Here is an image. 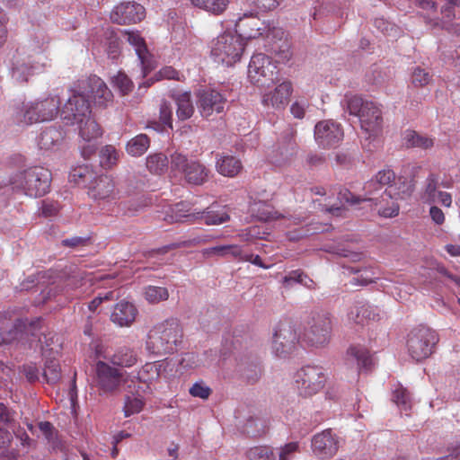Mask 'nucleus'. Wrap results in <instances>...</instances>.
Instances as JSON below:
<instances>
[{
  "instance_id": "nucleus-15",
  "label": "nucleus",
  "mask_w": 460,
  "mask_h": 460,
  "mask_svg": "<svg viewBox=\"0 0 460 460\" xmlns=\"http://www.w3.org/2000/svg\"><path fill=\"white\" fill-rule=\"evenodd\" d=\"M343 135L341 126L332 120L320 121L314 128V138L323 148L338 146L343 139Z\"/></svg>"
},
{
  "instance_id": "nucleus-13",
  "label": "nucleus",
  "mask_w": 460,
  "mask_h": 460,
  "mask_svg": "<svg viewBox=\"0 0 460 460\" xmlns=\"http://www.w3.org/2000/svg\"><path fill=\"white\" fill-rule=\"evenodd\" d=\"M440 186L450 188L452 181H441L438 174L429 173L425 180L423 199L429 203H439L446 208H449L452 205V196L448 192L439 190Z\"/></svg>"
},
{
  "instance_id": "nucleus-48",
  "label": "nucleus",
  "mask_w": 460,
  "mask_h": 460,
  "mask_svg": "<svg viewBox=\"0 0 460 460\" xmlns=\"http://www.w3.org/2000/svg\"><path fill=\"white\" fill-rule=\"evenodd\" d=\"M43 376L48 383L55 384L60 378V366L57 359H47L43 370Z\"/></svg>"
},
{
  "instance_id": "nucleus-1",
  "label": "nucleus",
  "mask_w": 460,
  "mask_h": 460,
  "mask_svg": "<svg viewBox=\"0 0 460 460\" xmlns=\"http://www.w3.org/2000/svg\"><path fill=\"white\" fill-rule=\"evenodd\" d=\"M383 189L376 179L371 178L364 184L363 199L378 208V214L384 217L397 216L400 208L397 201L410 198L413 192L412 186L406 181H400L399 186H389L384 190Z\"/></svg>"
},
{
  "instance_id": "nucleus-14",
  "label": "nucleus",
  "mask_w": 460,
  "mask_h": 460,
  "mask_svg": "<svg viewBox=\"0 0 460 460\" xmlns=\"http://www.w3.org/2000/svg\"><path fill=\"white\" fill-rule=\"evenodd\" d=\"M96 384L105 394L113 393L123 382L122 373L103 361H98L95 366Z\"/></svg>"
},
{
  "instance_id": "nucleus-43",
  "label": "nucleus",
  "mask_w": 460,
  "mask_h": 460,
  "mask_svg": "<svg viewBox=\"0 0 460 460\" xmlns=\"http://www.w3.org/2000/svg\"><path fill=\"white\" fill-rule=\"evenodd\" d=\"M34 66L24 60H17L12 70L13 78L18 83H25L34 73Z\"/></svg>"
},
{
  "instance_id": "nucleus-42",
  "label": "nucleus",
  "mask_w": 460,
  "mask_h": 460,
  "mask_svg": "<svg viewBox=\"0 0 460 460\" xmlns=\"http://www.w3.org/2000/svg\"><path fill=\"white\" fill-rule=\"evenodd\" d=\"M146 167L152 173H164L168 169L167 156L162 153L150 155L146 158Z\"/></svg>"
},
{
  "instance_id": "nucleus-21",
  "label": "nucleus",
  "mask_w": 460,
  "mask_h": 460,
  "mask_svg": "<svg viewBox=\"0 0 460 460\" xmlns=\"http://www.w3.org/2000/svg\"><path fill=\"white\" fill-rule=\"evenodd\" d=\"M88 194L98 202L111 201L117 197L115 183L109 176H98L91 181Z\"/></svg>"
},
{
  "instance_id": "nucleus-61",
  "label": "nucleus",
  "mask_w": 460,
  "mask_h": 460,
  "mask_svg": "<svg viewBox=\"0 0 460 460\" xmlns=\"http://www.w3.org/2000/svg\"><path fill=\"white\" fill-rule=\"evenodd\" d=\"M93 172H90L87 167H78L71 173V177L77 184H84L88 181L90 183L91 181H93Z\"/></svg>"
},
{
  "instance_id": "nucleus-57",
  "label": "nucleus",
  "mask_w": 460,
  "mask_h": 460,
  "mask_svg": "<svg viewBox=\"0 0 460 460\" xmlns=\"http://www.w3.org/2000/svg\"><path fill=\"white\" fill-rule=\"evenodd\" d=\"M144 402L138 397L127 396L124 405L125 416L128 417L132 414L138 413L143 408Z\"/></svg>"
},
{
  "instance_id": "nucleus-17",
  "label": "nucleus",
  "mask_w": 460,
  "mask_h": 460,
  "mask_svg": "<svg viewBox=\"0 0 460 460\" xmlns=\"http://www.w3.org/2000/svg\"><path fill=\"white\" fill-rule=\"evenodd\" d=\"M383 312L366 301H356L349 309L348 321L350 323L363 326L371 322H377L383 316Z\"/></svg>"
},
{
  "instance_id": "nucleus-64",
  "label": "nucleus",
  "mask_w": 460,
  "mask_h": 460,
  "mask_svg": "<svg viewBox=\"0 0 460 460\" xmlns=\"http://www.w3.org/2000/svg\"><path fill=\"white\" fill-rule=\"evenodd\" d=\"M338 198L341 201H344L351 205H356L361 201H364L363 198L354 195L349 190H341L339 192Z\"/></svg>"
},
{
  "instance_id": "nucleus-40",
  "label": "nucleus",
  "mask_w": 460,
  "mask_h": 460,
  "mask_svg": "<svg viewBox=\"0 0 460 460\" xmlns=\"http://www.w3.org/2000/svg\"><path fill=\"white\" fill-rule=\"evenodd\" d=\"M150 146V139L146 134H139L131 138L127 144V152L132 156H140Z\"/></svg>"
},
{
  "instance_id": "nucleus-26",
  "label": "nucleus",
  "mask_w": 460,
  "mask_h": 460,
  "mask_svg": "<svg viewBox=\"0 0 460 460\" xmlns=\"http://www.w3.org/2000/svg\"><path fill=\"white\" fill-rule=\"evenodd\" d=\"M87 94L91 95L95 104L103 106L112 100V93L106 84L98 76H91L87 82Z\"/></svg>"
},
{
  "instance_id": "nucleus-53",
  "label": "nucleus",
  "mask_w": 460,
  "mask_h": 460,
  "mask_svg": "<svg viewBox=\"0 0 460 460\" xmlns=\"http://www.w3.org/2000/svg\"><path fill=\"white\" fill-rule=\"evenodd\" d=\"M349 270H350L351 273H354V274L360 273L359 275L352 278L351 283L353 285L367 286L370 283L375 282L370 270H362L359 268H354V267H350V268H349Z\"/></svg>"
},
{
  "instance_id": "nucleus-59",
  "label": "nucleus",
  "mask_w": 460,
  "mask_h": 460,
  "mask_svg": "<svg viewBox=\"0 0 460 460\" xmlns=\"http://www.w3.org/2000/svg\"><path fill=\"white\" fill-rule=\"evenodd\" d=\"M253 211H257V217L261 221L278 218L277 212L273 211V209L265 203L255 204Z\"/></svg>"
},
{
  "instance_id": "nucleus-27",
  "label": "nucleus",
  "mask_w": 460,
  "mask_h": 460,
  "mask_svg": "<svg viewBox=\"0 0 460 460\" xmlns=\"http://www.w3.org/2000/svg\"><path fill=\"white\" fill-rule=\"evenodd\" d=\"M137 314V310L133 304L120 301L114 306L111 320L120 327H128L135 322Z\"/></svg>"
},
{
  "instance_id": "nucleus-31",
  "label": "nucleus",
  "mask_w": 460,
  "mask_h": 460,
  "mask_svg": "<svg viewBox=\"0 0 460 460\" xmlns=\"http://www.w3.org/2000/svg\"><path fill=\"white\" fill-rule=\"evenodd\" d=\"M64 138V132L60 127H49L40 133L38 145L40 149L52 150L58 146Z\"/></svg>"
},
{
  "instance_id": "nucleus-36",
  "label": "nucleus",
  "mask_w": 460,
  "mask_h": 460,
  "mask_svg": "<svg viewBox=\"0 0 460 460\" xmlns=\"http://www.w3.org/2000/svg\"><path fill=\"white\" fill-rule=\"evenodd\" d=\"M79 125V135L85 142H92L102 134L99 124L88 115Z\"/></svg>"
},
{
  "instance_id": "nucleus-54",
  "label": "nucleus",
  "mask_w": 460,
  "mask_h": 460,
  "mask_svg": "<svg viewBox=\"0 0 460 460\" xmlns=\"http://www.w3.org/2000/svg\"><path fill=\"white\" fill-rule=\"evenodd\" d=\"M112 83L122 94L128 93L133 88L132 81L122 72H119L112 79Z\"/></svg>"
},
{
  "instance_id": "nucleus-35",
  "label": "nucleus",
  "mask_w": 460,
  "mask_h": 460,
  "mask_svg": "<svg viewBox=\"0 0 460 460\" xmlns=\"http://www.w3.org/2000/svg\"><path fill=\"white\" fill-rule=\"evenodd\" d=\"M37 111L35 102L22 103L20 107L16 108L14 116L18 122L26 125L40 122L41 120Z\"/></svg>"
},
{
  "instance_id": "nucleus-32",
  "label": "nucleus",
  "mask_w": 460,
  "mask_h": 460,
  "mask_svg": "<svg viewBox=\"0 0 460 460\" xmlns=\"http://www.w3.org/2000/svg\"><path fill=\"white\" fill-rule=\"evenodd\" d=\"M35 104L40 120L47 121L57 117L59 111L60 100L58 96H49L42 101L35 102Z\"/></svg>"
},
{
  "instance_id": "nucleus-46",
  "label": "nucleus",
  "mask_w": 460,
  "mask_h": 460,
  "mask_svg": "<svg viewBox=\"0 0 460 460\" xmlns=\"http://www.w3.org/2000/svg\"><path fill=\"white\" fill-rule=\"evenodd\" d=\"M40 323V321L38 320L35 323H31L29 325H27L22 321H18L13 330L11 331L12 338L11 340H21L23 337V332L31 333L32 336H36L35 331L37 328V325ZM4 341H9L10 339H3Z\"/></svg>"
},
{
  "instance_id": "nucleus-10",
  "label": "nucleus",
  "mask_w": 460,
  "mask_h": 460,
  "mask_svg": "<svg viewBox=\"0 0 460 460\" xmlns=\"http://www.w3.org/2000/svg\"><path fill=\"white\" fill-rule=\"evenodd\" d=\"M438 338L434 331L420 326L413 329L408 338V350L417 361L427 358L431 353Z\"/></svg>"
},
{
  "instance_id": "nucleus-3",
  "label": "nucleus",
  "mask_w": 460,
  "mask_h": 460,
  "mask_svg": "<svg viewBox=\"0 0 460 460\" xmlns=\"http://www.w3.org/2000/svg\"><path fill=\"white\" fill-rule=\"evenodd\" d=\"M183 331L176 318L155 324L147 334L146 349L155 356L173 353L182 343Z\"/></svg>"
},
{
  "instance_id": "nucleus-50",
  "label": "nucleus",
  "mask_w": 460,
  "mask_h": 460,
  "mask_svg": "<svg viewBox=\"0 0 460 460\" xmlns=\"http://www.w3.org/2000/svg\"><path fill=\"white\" fill-rule=\"evenodd\" d=\"M100 163L102 167L110 168L119 160V154L113 146H103L100 151Z\"/></svg>"
},
{
  "instance_id": "nucleus-25",
  "label": "nucleus",
  "mask_w": 460,
  "mask_h": 460,
  "mask_svg": "<svg viewBox=\"0 0 460 460\" xmlns=\"http://www.w3.org/2000/svg\"><path fill=\"white\" fill-rule=\"evenodd\" d=\"M238 368L243 377L250 384L257 383L262 375L261 362L254 355L241 357Z\"/></svg>"
},
{
  "instance_id": "nucleus-7",
  "label": "nucleus",
  "mask_w": 460,
  "mask_h": 460,
  "mask_svg": "<svg viewBox=\"0 0 460 460\" xmlns=\"http://www.w3.org/2000/svg\"><path fill=\"white\" fill-rule=\"evenodd\" d=\"M332 321L330 313L313 312L305 329L304 340L311 346L324 347L332 338Z\"/></svg>"
},
{
  "instance_id": "nucleus-51",
  "label": "nucleus",
  "mask_w": 460,
  "mask_h": 460,
  "mask_svg": "<svg viewBox=\"0 0 460 460\" xmlns=\"http://www.w3.org/2000/svg\"><path fill=\"white\" fill-rule=\"evenodd\" d=\"M306 278V276L300 270H293L289 272L288 275H286L282 279V284L285 288H289L293 286L294 283H300L303 284L308 288H311V284H313L312 279H308L309 283L305 282L304 279Z\"/></svg>"
},
{
  "instance_id": "nucleus-16",
  "label": "nucleus",
  "mask_w": 460,
  "mask_h": 460,
  "mask_svg": "<svg viewBox=\"0 0 460 460\" xmlns=\"http://www.w3.org/2000/svg\"><path fill=\"white\" fill-rule=\"evenodd\" d=\"M298 341L295 328L288 323L277 326L273 335V349L279 357H286Z\"/></svg>"
},
{
  "instance_id": "nucleus-37",
  "label": "nucleus",
  "mask_w": 460,
  "mask_h": 460,
  "mask_svg": "<svg viewBox=\"0 0 460 460\" xmlns=\"http://www.w3.org/2000/svg\"><path fill=\"white\" fill-rule=\"evenodd\" d=\"M247 460H278L275 448L270 445H258L245 451Z\"/></svg>"
},
{
  "instance_id": "nucleus-9",
  "label": "nucleus",
  "mask_w": 460,
  "mask_h": 460,
  "mask_svg": "<svg viewBox=\"0 0 460 460\" xmlns=\"http://www.w3.org/2000/svg\"><path fill=\"white\" fill-rule=\"evenodd\" d=\"M251 82L261 87L270 86L279 81L277 66L265 54L253 55L248 66Z\"/></svg>"
},
{
  "instance_id": "nucleus-44",
  "label": "nucleus",
  "mask_w": 460,
  "mask_h": 460,
  "mask_svg": "<svg viewBox=\"0 0 460 460\" xmlns=\"http://www.w3.org/2000/svg\"><path fill=\"white\" fill-rule=\"evenodd\" d=\"M191 4L214 14L223 13L228 4L227 0H190Z\"/></svg>"
},
{
  "instance_id": "nucleus-33",
  "label": "nucleus",
  "mask_w": 460,
  "mask_h": 460,
  "mask_svg": "<svg viewBox=\"0 0 460 460\" xmlns=\"http://www.w3.org/2000/svg\"><path fill=\"white\" fill-rule=\"evenodd\" d=\"M172 99L177 105L176 115L179 119L186 120L194 113V106L192 103L190 92L174 93L172 94Z\"/></svg>"
},
{
  "instance_id": "nucleus-2",
  "label": "nucleus",
  "mask_w": 460,
  "mask_h": 460,
  "mask_svg": "<svg viewBox=\"0 0 460 460\" xmlns=\"http://www.w3.org/2000/svg\"><path fill=\"white\" fill-rule=\"evenodd\" d=\"M246 19H239L234 32L226 31L213 40L211 55L216 62L232 66L240 60L244 49L243 39L255 38V34L244 31Z\"/></svg>"
},
{
  "instance_id": "nucleus-34",
  "label": "nucleus",
  "mask_w": 460,
  "mask_h": 460,
  "mask_svg": "<svg viewBox=\"0 0 460 460\" xmlns=\"http://www.w3.org/2000/svg\"><path fill=\"white\" fill-rule=\"evenodd\" d=\"M202 254L207 258L231 256L239 260L242 256V248L237 244L217 245L202 250Z\"/></svg>"
},
{
  "instance_id": "nucleus-23",
  "label": "nucleus",
  "mask_w": 460,
  "mask_h": 460,
  "mask_svg": "<svg viewBox=\"0 0 460 460\" xmlns=\"http://www.w3.org/2000/svg\"><path fill=\"white\" fill-rule=\"evenodd\" d=\"M345 365L358 376L361 369L369 370L371 368L373 359L365 347L350 346L346 353Z\"/></svg>"
},
{
  "instance_id": "nucleus-18",
  "label": "nucleus",
  "mask_w": 460,
  "mask_h": 460,
  "mask_svg": "<svg viewBox=\"0 0 460 460\" xmlns=\"http://www.w3.org/2000/svg\"><path fill=\"white\" fill-rule=\"evenodd\" d=\"M197 97V106L202 117L209 118L224 111L226 100L220 93L207 89L199 92Z\"/></svg>"
},
{
  "instance_id": "nucleus-24",
  "label": "nucleus",
  "mask_w": 460,
  "mask_h": 460,
  "mask_svg": "<svg viewBox=\"0 0 460 460\" xmlns=\"http://www.w3.org/2000/svg\"><path fill=\"white\" fill-rule=\"evenodd\" d=\"M181 205H176V210L172 209L174 215L169 216L171 218V222H182L185 218H201L207 225H219L226 222L229 219V217L226 213H216L212 210H204L202 212L198 213H189V214H181V208H179Z\"/></svg>"
},
{
  "instance_id": "nucleus-29",
  "label": "nucleus",
  "mask_w": 460,
  "mask_h": 460,
  "mask_svg": "<svg viewBox=\"0 0 460 460\" xmlns=\"http://www.w3.org/2000/svg\"><path fill=\"white\" fill-rule=\"evenodd\" d=\"M243 169L241 161L233 155H217L216 162L217 172L226 177L236 176Z\"/></svg>"
},
{
  "instance_id": "nucleus-45",
  "label": "nucleus",
  "mask_w": 460,
  "mask_h": 460,
  "mask_svg": "<svg viewBox=\"0 0 460 460\" xmlns=\"http://www.w3.org/2000/svg\"><path fill=\"white\" fill-rule=\"evenodd\" d=\"M145 297L150 304H158L169 298V292L164 287L148 286L145 288Z\"/></svg>"
},
{
  "instance_id": "nucleus-30",
  "label": "nucleus",
  "mask_w": 460,
  "mask_h": 460,
  "mask_svg": "<svg viewBox=\"0 0 460 460\" xmlns=\"http://www.w3.org/2000/svg\"><path fill=\"white\" fill-rule=\"evenodd\" d=\"M275 152L276 163H287L296 154V144L294 140L292 129H288L285 139L279 143Z\"/></svg>"
},
{
  "instance_id": "nucleus-28",
  "label": "nucleus",
  "mask_w": 460,
  "mask_h": 460,
  "mask_svg": "<svg viewBox=\"0 0 460 460\" xmlns=\"http://www.w3.org/2000/svg\"><path fill=\"white\" fill-rule=\"evenodd\" d=\"M291 93V83L283 82L276 86L273 92L265 93L262 97V102L267 106L281 109L288 102Z\"/></svg>"
},
{
  "instance_id": "nucleus-5",
  "label": "nucleus",
  "mask_w": 460,
  "mask_h": 460,
  "mask_svg": "<svg viewBox=\"0 0 460 460\" xmlns=\"http://www.w3.org/2000/svg\"><path fill=\"white\" fill-rule=\"evenodd\" d=\"M415 4L422 10L427 25L432 29L454 31L455 8L460 0H415Z\"/></svg>"
},
{
  "instance_id": "nucleus-56",
  "label": "nucleus",
  "mask_w": 460,
  "mask_h": 460,
  "mask_svg": "<svg viewBox=\"0 0 460 460\" xmlns=\"http://www.w3.org/2000/svg\"><path fill=\"white\" fill-rule=\"evenodd\" d=\"M297 452H299V443L296 441L289 442L279 448L277 458L278 460H289Z\"/></svg>"
},
{
  "instance_id": "nucleus-11",
  "label": "nucleus",
  "mask_w": 460,
  "mask_h": 460,
  "mask_svg": "<svg viewBox=\"0 0 460 460\" xmlns=\"http://www.w3.org/2000/svg\"><path fill=\"white\" fill-rule=\"evenodd\" d=\"M325 381V374L318 366L303 367L295 376L297 391L304 397L317 394L323 387Z\"/></svg>"
},
{
  "instance_id": "nucleus-63",
  "label": "nucleus",
  "mask_w": 460,
  "mask_h": 460,
  "mask_svg": "<svg viewBox=\"0 0 460 460\" xmlns=\"http://www.w3.org/2000/svg\"><path fill=\"white\" fill-rule=\"evenodd\" d=\"M172 108L167 102H163L160 106V119L164 124L168 125L170 128L172 126Z\"/></svg>"
},
{
  "instance_id": "nucleus-62",
  "label": "nucleus",
  "mask_w": 460,
  "mask_h": 460,
  "mask_svg": "<svg viewBox=\"0 0 460 460\" xmlns=\"http://www.w3.org/2000/svg\"><path fill=\"white\" fill-rule=\"evenodd\" d=\"M189 392L192 396L201 399H208L211 394V389L203 383H195Z\"/></svg>"
},
{
  "instance_id": "nucleus-12",
  "label": "nucleus",
  "mask_w": 460,
  "mask_h": 460,
  "mask_svg": "<svg viewBox=\"0 0 460 460\" xmlns=\"http://www.w3.org/2000/svg\"><path fill=\"white\" fill-rule=\"evenodd\" d=\"M91 114L90 103L84 93L73 91L60 110L61 119L70 125L82 123Z\"/></svg>"
},
{
  "instance_id": "nucleus-55",
  "label": "nucleus",
  "mask_w": 460,
  "mask_h": 460,
  "mask_svg": "<svg viewBox=\"0 0 460 460\" xmlns=\"http://www.w3.org/2000/svg\"><path fill=\"white\" fill-rule=\"evenodd\" d=\"M271 51L275 55V58H277L276 61L279 63L288 61L292 55L290 51V46L286 40L282 41L279 45H274L271 48Z\"/></svg>"
},
{
  "instance_id": "nucleus-8",
  "label": "nucleus",
  "mask_w": 460,
  "mask_h": 460,
  "mask_svg": "<svg viewBox=\"0 0 460 460\" xmlns=\"http://www.w3.org/2000/svg\"><path fill=\"white\" fill-rule=\"evenodd\" d=\"M171 170L180 172L191 185H202L209 178L210 170L196 159H189L185 155L174 152L171 155Z\"/></svg>"
},
{
  "instance_id": "nucleus-22",
  "label": "nucleus",
  "mask_w": 460,
  "mask_h": 460,
  "mask_svg": "<svg viewBox=\"0 0 460 460\" xmlns=\"http://www.w3.org/2000/svg\"><path fill=\"white\" fill-rule=\"evenodd\" d=\"M17 426L16 411L0 402V448L6 449L13 440L11 430H14Z\"/></svg>"
},
{
  "instance_id": "nucleus-41",
  "label": "nucleus",
  "mask_w": 460,
  "mask_h": 460,
  "mask_svg": "<svg viewBox=\"0 0 460 460\" xmlns=\"http://www.w3.org/2000/svg\"><path fill=\"white\" fill-rule=\"evenodd\" d=\"M111 361L114 365L129 367L136 364L137 356L131 349L123 347L112 355Z\"/></svg>"
},
{
  "instance_id": "nucleus-38",
  "label": "nucleus",
  "mask_w": 460,
  "mask_h": 460,
  "mask_svg": "<svg viewBox=\"0 0 460 460\" xmlns=\"http://www.w3.org/2000/svg\"><path fill=\"white\" fill-rule=\"evenodd\" d=\"M125 37L127 38L128 43L135 47L136 53L138 57V59L140 60V63L144 70V74L146 75V59L147 57V49L144 39L137 32L135 31H126Z\"/></svg>"
},
{
  "instance_id": "nucleus-19",
  "label": "nucleus",
  "mask_w": 460,
  "mask_h": 460,
  "mask_svg": "<svg viewBox=\"0 0 460 460\" xmlns=\"http://www.w3.org/2000/svg\"><path fill=\"white\" fill-rule=\"evenodd\" d=\"M145 16V8L136 2L121 3L111 13V21L118 24L137 23Z\"/></svg>"
},
{
  "instance_id": "nucleus-60",
  "label": "nucleus",
  "mask_w": 460,
  "mask_h": 460,
  "mask_svg": "<svg viewBox=\"0 0 460 460\" xmlns=\"http://www.w3.org/2000/svg\"><path fill=\"white\" fill-rule=\"evenodd\" d=\"M90 243L91 238L89 236H72L70 238H66L61 241L62 246L73 249L85 247Z\"/></svg>"
},
{
  "instance_id": "nucleus-58",
  "label": "nucleus",
  "mask_w": 460,
  "mask_h": 460,
  "mask_svg": "<svg viewBox=\"0 0 460 460\" xmlns=\"http://www.w3.org/2000/svg\"><path fill=\"white\" fill-rule=\"evenodd\" d=\"M373 178L376 179L384 188H387L389 186H399V183L394 185L392 184L395 181V173L391 169L381 170Z\"/></svg>"
},
{
  "instance_id": "nucleus-47",
  "label": "nucleus",
  "mask_w": 460,
  "mask_h": 460,
  "mask_svg": "<svg viewBox=\"0 0 460 460\" xmlns=\"http://www.w3.org/2000/svg\"><path fill=\"white\" fill-rule=\"evenodd\" d=\"M433 80V75L426 69L417 66L411 73V83L416 88H421L429 84Z\"/></svg>"
},
{
  "instance_id": "nucleus-52",
  "label": "nucleus",
  "mask_w": 460,
  "mask_h": 460,
  "mask_svg": "<svg viewBox=\"0 0 460 460\" xmlns=\"http://www.w3.org/2000/svg\"><path fill=\"white\" fill-rule=\"evenodd\" d=\"M349 270H350L351 273H354V274L360 273L359 275L352 278L351 283L353 285L367 286L370 283L375 282L370 270H362L359 268H354V267H350V268H349Z\"/></svg>"
},
{
  "instance_id": "nucleus-6",
  "label": "nucleus",
  "mask_w": 460,
  "mask_h": 460,
  "mask_svg": "<svg viewBox=\"0 0 460 460\" xmlns=\"http://www.w3.org/2000/svg\"><path fill=\"white\" fill-rule=\"evenodd\" d=\"M346 110L350 115L357 116L360 128L369 136H376L383 128V116L379 106L358 95L345 97Z\"/></svg>"
},
{
  "instance_id": "nucleus-39",
  "label": "nucleus",
  "mask_w": 460,
  "mask_h": 460,
  "mask_svg": "<svg viewBox=\"0 0 460 460\" xmlns=\"http://www.w3.org/2000/svg\"><path fill=\"white\" fill-rule=\"evenodd\" d=\"M403 139L408 147H419L426 150L431 148L434 145L432 138L420 135L414 130H406Z\"/></svg>"
},
{
  "instance_id": "nucleus-20",
  "label": "nucleus",
  "mask_w": 460,
  "mask_h": 460,
  "mask_svg": "<svg viewBox=\"0 0 460 460\" xmlns=\"http://www.w3.org/2000/svg\"><path fill=\"white\" fill-rule=\"evenodd\" d=\"M313 453L319 458L324 459L333 456L339 448V440L331 429L317 433L312 438Z\"/></svg>"
},
{
  "instance_id": "nucleus-4",
  "label": "nucleus",
  "mask_w": 460,
  "mask_h": 460,
  "mask_svg": "<svg viewBox=\"0 0 460 460\" xmlns=\"http://www.w3.org/2000/svg\"><path fill=\"white\" fill-rule=\"evenodd\" d=\"M51 172L49 169L35 166L15 172L10 177L8 184L13 190L20 191L30 197H41L50 187ZM7 185V183H4Z\"/></svg>"
},
{
  "instance_id": "nucleus-49",
  "label": "nucleus",
  "mask_w": 460,
  "mask_h": 460,
  "mask_svg": "<svg viewBox=\"0 0 460 460\" xmlns=\"http://www.w3.org/2000/svg\"><path fill=\"white\" fill-rule=\"evenodd\" d=\"M392 400L402 411L411 409V395L405 388L400 385L393 391Z\"/></svg>"
}]
</instances>
